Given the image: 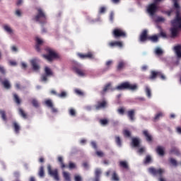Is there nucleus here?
<instances>
[{"instance_id":"obj_1","label":"nucleus","mask_w":181,"mask_h":181,"mask_svg":"<svg viewBox=\"0 0 181 181\" xmlns=\"http://www.w3.org/2000/svg\"><path fill=\"white\" fill-rule=\"evenodd\" d=\"M176 9V18L171 21L172 28H170L171 37L177 36V28L181 25L180 7L175 8Z\"/></svg>"},{"instance_id":"obj_2","label":"nucleus","mask_w":181,"mask_h":181,"mask_svg":"<svg viewBox=\"0 0 181 181\" xmlns=\"http://www.w3.org/2000/svg\"><path fill=\"white\" fill-rule=\"evenodd\" d=\"M45 52L48 53L47 54H42V57L45 59V60H47V62H52L54 60H60L62 59V57L60 54H57V52L52 50L51 48H46Z\"/></svg>"},{"instance_id":"obj_3","label":"nucleus","mask_w":181,"mask_h":181,"mask_svg":"<svg viewBox=\"0 0 181 181\" xmlns=\"http://www.w3.org/2000/svg\"><path fill=\"white\" fill-rule=\"evenodd\" d=\"M37 13L34 18V21L39 22L42 25H45L47 22V17L46 16V13L43 11L42 8H36Z\"/></svg>"},{"instance_id":"obj_4","label":"nucleus","mask_w":181,"mask_h":181,"mask_svg":"<svg viewBox=\"0 0 181 181\" xmlns=\"http://www.w3.org/2000/svg\"><path fill=\"white\" fill-rule=\"evenodd\" d=\"M117 90H131L132 91H135L138 90V85L136 83L131 84V83L126 81L120 83L116 87Z\"/></svg>"},{"instance_id":"obj_5","label":"nucleus","mask_w":181,"mask_h":181,"mask_svg":"<svg viewBox=\"0 0 181 181\" xmlns=\"http://www.w3.org/2000/svg\"><path fill=\"white\" fill-rule=\"evenodd\" d=\"M112 36L115 39L119 37H127V33L121 28H115L112 31Z\"/></svg>"},{"instance_id":"obj_6","label":"nucleus","mask_w":181,"mask_h":181,"mask_svg":"<svg viewBox=\"0 0 181 181\" xmlns=\"http://www.w3.org/2000/svg\"><path fill=\"white\" fill-rule=\"evenodd\" d=\"M47 170L49 175L54 177V180L59 181L60 178H59V170L57 169L52 170V165H47Z\"/></svg>"},{"instance_id":"obj_7","label":"nucleus","mask_w":181,"mask_h":181,"mask_svg":"<svg viewBox=\"0 0 181 181\" xmlns=\"http://www.w3.org/2000/svg\"><path fill=\"white\" fill-rule=\"evenodd\" d=\"M148 170V173H151V175H153V176H162V175L165 173V170L162 168L156 169L153 167H151Z\"/></svg>"},{"instance_id":"obj_8","label":"nucleus","mask_w":181,"mask_h":181,"mask_svg":"<svg viewBox=\"0 0 181 181\" xmlns=\"http://www.w3.org/2000/svg\"><path fill=\"white\" fill-rule=\"evenodd\" d=\"M45 74L41 76V81H47V77L53 76V71H52V69L49 66L45 67Z\"/></svg>"},{"instance_id":"obj_9","label":"nucleus","mask_w":181,"mask_h":181,"mask_svg":"<svg viewBox=\"0 0 181 181\" xmlns=\"http://www.w3.org/2000/svg\"><path fill=\"white\" fill-rule=\"evenodd\" d=\"M107 100H99L97 102V104L95 105V110H97V111L100 110H103L104 108L107 107Z\"/></svg>"},{"instance_id":"obj_10","label":"nucleus","mask_w":181,"mask_h":181,"mask_svg":"<svg viewBox=\"0 0 181 181\" xmlns=\"http://www.w3.org/2000/svg\"><path fill=\"white\" fill-rule=\"evenodd\" d=\"M156 11H158V6H156V4H155V3L150 4L147 8L148 13L151 16H153V15H155V13H156Z\"/></svg>"},{"instance_id":"obj_11","label":"nucleus","mask_w":181,"mask_h":181,"mask_svg":"<svg viewBox=\"0 0 181 181\" xmlns=\"http://www.w3.org/2000/svg\"><path fill=\"white\" fill-rule=\"evenodd\" d=\"M140 42H146L149 40V36H148V30H144L139 37Z\"/></svg>"},{"instance_id":"obj_12","label":"nucleus","mask_w":181,"mask_h":181,"mask_svg":"<svg viewBox=\"0 0 181 181\" xmlns=\"http://www.w3.org/2000/svg\"><path fill=\"white\" fill-rule=\"evenodd\" d=\"M77 56H78L80 59H94V54L91 52H89L87 54L78 53Z\"/></svg>"},{"instance_id":"obj_13","label":"nucleus","mask_w":181,"mask_h":181,"mask_svg":"<svg viewBox=\"0 0 181 181\" xmlns=\"http://www.w3.org/2000/svg\"><path fill=\"white\" fill-rule=\"evenodd\" d=\"M127 115L129 119V121H131L132 122H134V121H135L136 118H135V110L132 109L129 110L127 112Z\"/></svg>"},{"instance_id":"obj_14","label":"nucleus","mask_w":181,"mask_h":181,"mask_svg":"<svg viewBox=\"0 0 181 181\" xmlns=\"http://www.w3.org/2000/svg\"><path fill=\"white\" fill-rule=\"evenodd\" d=\"M73 70L76 74H78V76H80V77H84V76H86V72H84V70L81 69L78 66H74Z\"/></svg>"},{"instance_id":"obj_15","label":"nucleus","mask_w":181,"mask_h":181,"mask_svg":"<svg viewBox=\"0 0 181 181\" xmlns=\"http://www.w3.org/2000/svg\"><path fill=\"white\" fill-rule=\"evenodd\" d=\"M142 134L144 136H145L146 141H147V142H152V139H153L152 135L151 134V133H149L148 130H144L142 132Z\"/></svg>"},{"instance_id":"obj_16","label":"nucleus","mask_w":181,"mask_h":181,"mask_svg":"<svg viewBox=\"0 0 181 181\" xmlns=\"http://www.w3.org/2000/svg\"><path fill=\"white\" fill-rule=\"evenodd\" d=\"M35 42H36L35 49L37 50V52H40V46L43 45V40H42L40 38L37 37L35 38Z\"/></svg>"},{"instance_id":"obj_17","label":"nucleus","mask_w":181,"mask_h":181,"mask_svg":"<svg viewBox=\"0 0 181 181\" xmlns=\"http://www.w3.org/2000/svg\"><path fill=\"white\" fill-rule=\"evenodd\" d=\"M30 63H31V66H32L33 70H35V71H37V70H39V69H40V66H39V65L37 64V59H33L30 61Z\"/></svg>"},{"instance_id":"obj_18","label":"nucleus","mask_w":181,"mask_h":181,"mask_svg":"<svg viewBox=\"0 0 181 181\" xmlns=\"http://www.w3.org/2000/svg\"><path fill=\"white\" fill-rule=\"evenodd\" d=\"M109 46H110V47H122L123 45L121 41H113L109 43Z\"/></svg>"},{"instance_id":"obj_19","label":"nucleus","mask_w":181,"mask_h":181,"mask_svg":"<svg viewBox=\"0 0 181 181\" xmlns=\"http://www.w3.org/2000/svg\"><path fill=\"white\" fill-rule=\"evenodd\" d=\"M156 152L160 156H165V148L160 146H158Z\"/></svg>"},{"instance_id":"obj_20","label":"nucleus","mask_w":181,"mask_h":181,"mask_svg":"<svg viewBox=\"0 0 181 181\" xmlns=\"http://www.w3.org/2000/svg\"><path fill=\"white\" fill-rule=\"evenodd\" d=\"M125 66H127V63H125V62L119 61L117 66V71H121V70H124V68L125 67Z\"/></svg>"},{"instance_id":"obj_21","label":"nucleus","mask_w":181,"mask_h":181,"mask_svg":"<svg viewBox=\"0 0 181 181\" xmlns=\"http://www.w3.org/2000/svg\"><path fill=\"white\" fill-rule=\"evenodd\" d=\"M174 51L175 52L177 57L181 59V45H178L174 47Z\"/></svg>"},{"instance_id":"obj_22","label":"nucleus","mask_w":181,"mask_h":181,"mask_svg":"<svg viewBox=\"0 0 181 181\" xmlns=\"http://www.w3.org/2000/svg\"><path fill=\"white\" fill-rule=\"evenodd\" d=\"M13 98L14 103H16V104H17V105H21L22 100H21V98H19V95H18V94L13 93Z\"/></svg>"},{"instance_id":"obj_23","label":"nucleus","mask_w":181,"mask_h":181,"mask_svg":"<svg viewBox=\"0 0 181 181\" xmlns=\"http://www.w3.org/2000/svg\"><path fill=\"white\" fill-rule=\"evenodd\" d=\"M18 114L19 115H21V117H22V118H23L24 119H27L28 118V114H26V112H25V110H23V109L22 108H18Z\"/></svg>"},{"instance_id":"obj_24","label":"nucleus","mask_w":181,"mask_h":181,"mask_svg":"<svg viewBox=\"0 0 181 181\" xmlns=\"http://www.w3.org/2000/svg\"><path fill=\"white\" fill-rule=\"evenodd\" d=\"M158 74H159V71H151L150 76H149V79L150 80H155V78H156V77H158Z\"/></svg>"},{"instance_id":"obj_25","label":"nucleus","mask_w":181,"mask_h":181,"mask_svg":"<svg viewBox=\"0 0 181 181\" xmlns=\"http://www.w3.org/2000/svg\"><path fill=\"white\" fill-rule=\"evenodd\" d=\"M115 141L117 146H119V148H121V146H122V140H121V137H119V136H115Z\"/></svg>"},{"instance_id":"obj_26","label":"nucleus","mask_w":181,"mask_h":181,"mask_svg":"<svg viewBox=\"0 0 181 181\" xmlns=\"http://www.w3.org/2000/svg\"><path fill=\"white\" fill-rule=\"evenodd\" d=\"M13 127L14 128V132H16V134H19V131H21V127L19 126V124L16 122H13Z\"/></svg>"},{"instance_id":"obj_27","label":"nucleus","mask_w":181,"mask_h":181,"mask_svg":"<svg viewBox=\"0 0 181 181\" xmlns=\"http://www.w3.org/2000/svg\"><path fill=\"white\" fill-rule=\"evenodd\" d=\"M1 83L6 90H9V88H11V83H9V81L5 80L2 81Z\"/></svg>"},{"instance_id":"obj_28","label":"nucleus","mask_w":181,"mask_h":181,"mask_svg":"<svg viewBox=\"0 0 181 181\" xmlns=\"http://www.w3.org/2000/svg\"><path fill=\"white\" fill-rule=\"evenodd\" d=\"M58 162H59L62 169H64V168H67V166L64 164V162H63V157L59 156Z\"/></svg>"},{"instance_id":"obj_29","label":"nucleus","mask_w":181,"mask_h":181,"mask_svg":"<svg viewBox=\"0 0 181 181\" xmlns=\"http://www.w3.org/2000/svg\"><path fill=\"white\" fill-rule=\"evenodd\" d=\"M148 40H151V42H153L154 43H156L158 40H159V38L158 37V35H152V36H148Z\"/></svg>"},{"instance_id":"obj_30","label":"nucleus","mask_w":181,"mask_h":181,"mask_svg":"<svg viewBox=\"0 0 181 181\" xmlns=\"http://www.w3.org/2000/svg\"><path fill=\"white\" fill-rule=\"evenodd\" d=\"M63 176H64V179L66 181H71V179L70 178V173H69L66 171H64L63 172Z\"/></svg>"},{"instance_id":"obj_31","label":"nucleus","mask_w":181,"mask_h":181,"mask_svg":"<svg viewBox=\"0 0 181 181\" xmlns=\"http://www.w3.org/2000/svg\"><path fill=\"white\" fill-rule=\"evenodd\" d=\"M132 145L134 146V148H137V146H139V139L136 138L132 139Z\"/></svg>"},{"instance_id":"obj_32","label":"nucleus","mask_w":181,"mask_h":181,"mask_svg":"<svg viewBox=\"0 0 181 181\" xmlns=\"http://www.w3.org/2000/svg\"><path fill=\"white\" fill-rule=\"evenodd\" d=\"M38 175L40 176V177H45V168H43V166H41L40 168Z\"/></svg>"},{"instance_id":"obj_33","label":"nucleus","mask_w":181,"mask_h":181,"mask_svg":"<svg viewBox=\"0 0 181 181\" xmlns=\"http://www.w3.org/2000/svg\"><path fill=\"white\" fill-rule=\"evenodd\" d=\"M99 122H100V125L105 127L106 125H108L109 121L107 119H100L99 120Z\"/></svg>"},{"instance_id":"obj_34","label":"nucleus","mask_w":181,"mask_h":181,"mask_svg":"<svg viewBox=\"0 0 181 181\" xmlns=\"http://www.w3.org/2000/svg\"><path fill=\"white\" fill-rule=\"evenodd\" d=\"M119 166L120 168H123V169H128V163L127 161H120Z\"/></svg>"},{"instance_id":"obj_35","label":"nucleus","mask_w":181,"mask_h":181,"mask_svg":"<svg viewBox=\"0 0 181 181\" xmlns=\"http://www.w3.org/2000/svg\"><path fill=\"white\" fill-rule=\"evenodd\" d=\"M45 105L49 108H53V102H52V100L48 99V100H45Z\"/></svg>"},{"instance_id":"obj_36","label":"nucleus","mask_w":181,"mask_h":181,"mask_svg":"<svg viewBox=\"0 0 181 181\" xmlns=\"http://www.w3.org/2000/svg\"><path fill=\"white\" fill-rule=\"evenodd\" d=\"M145 91L147 97L148 98H151V97H152V93L151 92V88H149V87L147 86L146 87Z\"/></svg>"},{"instance_id":"obj_37","label":"nucleus","mask_w":181,"mask_h":181,"mask_svg":"<svg viewBox=\"0 0 181 181\" xmlns=\"http://www.w3.org/2000/svg\"><path fill=\"white\" fill-rule=\"evenodd\" d=\"M162 117H163V112H160L157 113L154 117V121H158V119H159V118H162Z\"/></svg>"},{"instance_id":"obj_38","label":"nucleus","mask_w":181,"mask_h":181,"mask_svg":"<svg viewBox=\"0 0 181 181\" xmlns=\"http://www.w3.org/2000/svg\"><path fill=\"white\" fill-rule=\"evenodd\" d=\"M169 162L173 166H177V161L175 158H170Z\"/></svg>"},{"instance_id":"obj_39","label":"nucleus","mask_w":181,"mask_h":181,"mask_svg":"<svg viewBox=\"0 0 181 181\" xmlns=\"http://www.w3.org/2000/svg\"><path fill=\"white\" fill-rule=\"evenodd\" d=\"M110 87H111V83H107L103 88V94H104V93H106V91H108Z\"/></svg>"},{"instance_id":"obj_40","label":"nucleus","mask_w":181,"mask_h":181,"mask_svg":"<svg viewBox=\"0 0 181 181\" xmlns=\"http://www.w3.org/2000/svg\"><path fill=\"white\" fill-rule=\"evenodd\" d=\"M151 162H152V158L149 155L146 156L144 160V163L148 164L151 163Z\"/></svg>"},{"instance_id":"obj_41","label":"nucleus","mask_w":181,"mask_h":181,"mask_svg":"<svg viewBox=\"0 0 181 181\" xmlns=\"http://www.w3.org/2000/svg\"><path fill=\"white\" fill-rule=\"evenodd\" d=\"M112 180H113L114 181H119V177H118V175H117V173H113L112 175Z\"/></svg>"},{"instance_id":"obj_42","label":"nucleus","mask_w":181,"mask_h":181,"mask_svg":"<svg viewBox=\"0 0 181 181\" xmlns=\"http://www.w3.org/2000/svg\"><path fill=\"white\" fill-rule=\"evenodd\" d=\"M4 29L6 32H7V33L11 34L13 32L12 28H11V27H9L8 25H4Z\"/></svg>"},{"instance_id":"obj_43","label":"nucleus","mask_w":181,"mask_h":181,"mask_svg":"<svg viewBox=\"0 0 181 181\" xmlns=\"http://www.w3.org/2000/svg\"><path fill=\"white\" fill-rule=\"evenodd\" d=\"M31 103L33 107H35V108L39 107V102H37L36 99H33Z\"/></svg>"},{"instance_id":"obj_44","label":"nucleus","mask_w":181,"mask_h":181,"mask_svg":"<svg viewBox=\"0 0 181 181\" xmlns=\"http://www.w3.org/2000/svg\"><path fill=\"white\" fill-rule=\"evenodd\" d=\"M100 175H101V170L97 168V169L95 170V179H98V177H100Z\"/></svg>"},{"instance_id":"obj_45","label":"nucleus","mask_w":181,"mask_h":181,"mask_svg":"<svg viewBox=\"0 0 181 181\" xmlns=\"http://www.w3.org/2000/svg\"><path fill=\"white\" fill-rule=\"evenodd\" d=\"M0 114L1 115V118L3 121H6V113L4 110H1Z\"/></svg>"},{"instance_id":"obj_46","label":"nucleus","mask_w":181,"mask_h":181,"mask_svg":"<svg viewBox=\"0 0 181 181\" xmlns=\"http://www.w3.org/2000/svg\"><path fill=\"white\" fill-rule=\"evenodd\" d=\"M163 54V51L162 50V49L158 47L156 49V54H157L158 56H160V54Z\"/></svg>"},{"instance_id":"obj_47","label":"nucleus","mask_w":181,"mask_h":181,"mask_svg":"<svg viewBox=\"0 0 181 181\" xmlns=\"http://www.w3.org/2000/svg\"><path fill=\"white\" fill-rule=\"evenodd\" d=\"M118 114H120V115H124L125 114V109L124 107H120L117 110Z\"/></svg>"},{"instance_id":"obj_48","label":"nucleus","mask_w":181,"mask_h":181,"mask_svg":"<svg viewBox=\"0 0 181 181\" xmlns=\"http://www.w3.org/2000/svg\"><path fill=\"white\" fill-rule=\"evenodd\" d=\"M123 134L127 136V138H129L131 136V132H129V130H124L123 132Z\"/></svg>"},{"instance_id":"obj_49","label":"nucleus","mask_w":181,"mask_h":181,"mask_svg":"<svg viewBox=\"0 0 181 181\" xmlns=\"http://www.w3.org/2000/svg\"><path fill=\"white\" fill-rule=\"evenodd\" d=\"M58 97H60V98H64L67 97V93L65 91H62L60 94L57 95Z\"/></svg>"},{"instance_id":"obj_50","label":"nucleus","mask_w":181,"mask_h":181,"mask_svg":"<svg viewBox=\"0 0 181 181\" xmlns=\"http://www.w3.org/2000/svg\"><path fill=\"white\" fill-rule=\"evenodd\" d=\"M69 115L71 116V117H76V110L73 108L70 109L69 110Z\"/></svg>"},{"instance_id":"obj_51","label":"nucleus","mask_w":181,"mask_h":181,"mask_svg":"<svg viewBox=\"0 0 181 181\" xmlns=\"http://www.w3.org/2000/svg\"><path fill=\"white\" fill-rule=\"evenodd\" d=\"M158 77H160V78H161V80H166V76H165V75H163V74H162V72H160V71H158Z\"/></svg>"},{"instance_id":"obj_52","label":"nucleus","mask_w":181,"mask_h":181,"mask_svg":"<svg viewBox=\"0 0 181 181\" xmlns=\"http://www.w3.org/2000/svg\"><path fill=\"white\" fill-rule=\"evenodd\" d=\"M95 153L99 158H103L104 156V153L103 151H98Z\"/></svg>"},{"instance_id":"obj_53","label":"nucleus","mask_w":181,"mask_h":181,"mask_svg":"<svg viewBox=\"0 0 181 181\" xmlns=\"http://www.w3.org/2000/svg\"><path fill=\"white\" fill-rule=\"evenodd\" d=\"M69 169H76V164L74 163L69 162Z\"/></svg>"},{"instance_id":"obj_54","label":"nucleus","mask_w":181,"mask_h":181,"mask_svg":"<svg viewBox=\"0 0 181 181\" xmlns=\"http://www.w3.org/2000/svg\"><path fill=\"white\" fill-rule=\"evenodd\" d=\"M75 93L78 95H81V96L84 95V93H83V91H81V90H78V89L75 90Z\"/></svg>"},{"instance_id":"obj_55","label":"nucleus","mask_w":181,"mask_h":181,"mask_svg":"<svg viewBox=\"0 0 181 181\" xmlns=\"http://www.w3.org/2000/svg\"><path fill=\"white\" fill-rule=\"evenodd\" d=\"M173 2L174 3V8L180 7V6L179 5V3H177V0H173Z\"/></svg>"},{"instance_id":"obj_56","label":"nucleus","mask_w":181,"mask_h":181,"mask_svg":"<svg viewBox=\"0 0 181 181\" xmlns=\"http://www.w3.org/2000/svg\"><path fill=\"white\" fill-rule=\"evenodd\" d=\"M110 21L111 22L114 21V12H112V11L110 14Z\"/></svg>"},{"instance_id":"obj_57","label":"nucleus","mask_w":181,"mask_h":181,"mask_svg":"<svg viewBox=\"0 0 181 181\" xmlns=\"http://www.w3.org/2000/svg\"><path fill=\"white\" fill-rule=\"evenodd\" d=\"M90 145L94 149H97V143L95 141H91Z\"/></svg>"},{"instance_id":"obj_58","label":"nucleus","mask_w":181,"mask_h":181,"mask_svg":"<svg viewBox=\"0 0 181 181\" xmlns=\"http://www.w3.org/2000/svg\"><path fill=\"white\" fill-rule=\"evenodd\" d=\"M177 152H179V151L176 148H173L170 150V153H177Z\"/></svg>"},{"instance_id":"obj_59","label":"nucleus","mask_w":181,"mask_h":181,"mask_svg":"<svg viewBox=\"0 0 181 181\" xmlns=\"http://www.w3.org/2000/svg\"><path fill=\"white\" fill-rule=\"evenodd\" d=\"M100 13H105V7H100L99 10Z\"/></svg>"},{"instance_id":"obj_60","label":"nucleus","mask_w":181,"mask_h":181,"mask_svg":"<svg viewBox=\"0 0 181 181\" xmlns=\"http://www.w3.org/2000/svg\"><path fill=\"white\" fill-rule=\"evenodd\" d=\"M158 22H165V18L163 17H158L157 18Z\"/></svg>"},{"instance_id":"obj_61","label":"nucleus","mask_w":181,"mask_h":181,"mask_svg":"<svg viewBox=\"0 0 181 181\" xmlns=\"http://www.w3.org/2000/svg\"><path fill=\"white\" fill-rule=\"evenodd\" d=\"M0 73H1V74H5L6 71H5V69L4 68V66H0Z\"/></svg>"},{"instance_id":"obj_62","label":"nucleus","mask_w":181,"mask_h":181,"mask_svg":"<svg viewBox=\"0 0 181 181\" xmlns=\"http://www.w3.org/2000/svg\"><path fill=\"white\" fill-rule=\"evenodd\" d=\"M75 181H81V177L80 175H76Z\"/></svg>"},{"instance_id":"obj_63","label":"nucleus","mask_w":181,"mask_h":181,"mask_svg":"<svg viewBox=\"0 0 181 181\" xmlns=\"http://www.w3.org/2000/svg\"><path fill=\"white\" fill-rule=\"evenodd\" d=\"M138 152L139 153H144V152H145V148L141 147L139 149Z\"/></svg>"},{"instance_id":"obj_64","label":"nucleus","mask_w":181,"mask_h":181,"mask_svg":"<svg viewBox=\"0 0 181 181\" xmlns=\"http://www.w3.org/2000/svg\"><path fill=\"white\" fill-rule=\"evenodd\" d=\"M176 132H177V134H181V127H177L176 128Z\"/></svg>"}]
</instances>
